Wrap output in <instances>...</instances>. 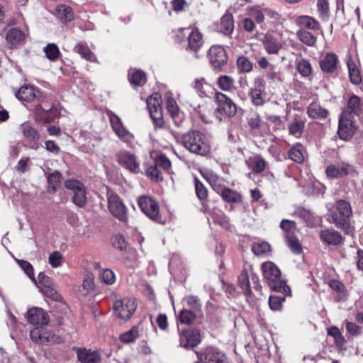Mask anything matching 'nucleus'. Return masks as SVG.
I'll return each instance as SVG.
<instances>
[{
  "mask_svg": "<svg viewBox=\"0 0 363 363\" xmlns=\"http://www.w3.org/2000/svg\"><path fill=\"white\" fill-rule=\"evenodd\" d=\"M182 145L191 153L206 157L211 153V146L204 135L196 130L184 133L179 139Z\"/></svg>",
  "mask_w": 363,
  "mask_h": 363,
  "instance_id": "nucleus-1",
  "label": "nucleus"
},
{
  "mask_svg": "<svg viewBox=\"0 0 363 363\" xmlns=\"http://www.w3.org/2000/svg\"><path fill=\"white\" fill-rule=\"evenodd\" d=\"M262 271L264 280L272 291L284 294L290 291L286 281L281 279L280 269L272 262H264L262 264Z\"/></svg>",
  "mask_w": 363,
  "mask_h": 363,
  "instance_id": "nucleus-2",
  "label": "nucleus"
},
{
  "mask_svg": "<svg viewBox=\"0 0 363 363\" xmlns=\"http://www.w3.org/2000/svg\"><path fill=\"white\" fill-rule=\"evenodd\" d=\"M336 210L337 211L331 213V222L337 228L347 230L352 215L350 204L345 200H339L336 203Z\"/></svg>",
  "mask_w": 363,
  "mask_h": 363,
  "instance_id": "nucleus-3",
  "label": "nucleus"
},
{
  "mask_svg": "<svg viewBox=\"0 0 363 363\" xmlns=\"http://www.w3.org/2000/svg\"><path fill=\"white\" fill-rule=\"evenodd\" d=\"M215 100L217 104L216 112L220 120L222 118H232L237 113V106L233 101L225 94L216 91Z\"/></svg>",
  "mask_w": 363,
  "mask_h": 363,
  "instance_id": "nucleus-4",
  "label": "nucleus"
},
{
  "mask_svg": "<svg viewBox=\"0 0 363 363\" xmlns=\"http://www.w3.org/2000/svg\"><path fill=\"white\" fill-rule=\"evenodd\" d=\"M162 97L158 93H154L147 99V106L150 117L157 128H162L164 120L161 107Z\"/></svg>",
  "mask_w": 363,
  "mask_h": 363,
  "instance_id": "nucleus-5",
  "label": "nucleus"
},
{
  "mask_svg": "<svg viewBox=\"0 0 363 363\" xmlns=\"http://www.w3.org/2000/svg\"><path fill=\"white\" fill-rule=\"evenodd\" d=\"M325 174L330 179H339L346 176L355 177L357 172L354 166L341 162L328 165L325 169Z\"/></svg>",
  "mask_w": 363,
  "mask_h": 363,
  "instance_id": "nucleus-6",
  "label": "nucleus"
},
{
  "mask_svg": "<svg viewBox=\"0 0 363 363\" xmlns=\"http://www.w3.org/2000/svg\"><path fill=\"white\" fill-rule=\"evenodd\" d=\"M138 203L141 211L150 219L160 222V208L155 200L149 196H140Z\"/></svg>",
  "mask_w": 363,
  "mask_h": 363,
  "instance_id": "nucleus-7",
  "label": "nucleus"
},
{
  "mask_svg": "<svg viewBox=\"0 0 363 363\" xmlns=\"http://www.w3.org/2000/svg\"><path fill=\"white\" fill-rule=\"evenodd\" d=\"M119 164L133 174L140 172V162L136 156L128 150H121L116 155Z\"/></svg>",
  "mask_w": 363,
  "mask_h": 363,
  "instance_id": "nucleus-8",
  "label": "nucleus"
},
{
  "mask_svg": "<svg viewBox=\"0 0 363 363\" xmlns=\"http://www.w3.org/2000/svg\"><path fill=\"white\" fill-rule=\"evenodd\" d=\"M113 308L116 315L119 318L126 320L133 315L137 306L134 299L125 298L116 301Z\"/></svg>",
  "mask_w": 363,
  "mask_h": 363,
  "instance_id": "nucleus-9",
  "label": "nucleus"
},
{
  "mask_svg": "<svg viewBox=\"0 0 363 363\" xmlns=\"http://www.w3.org/2000/svg\"><path fill=\"white\" fill-rule=\"evenodd\" d=\"M357 129V121L354 118L341 114L339 119L337 133L340 138L344 140H349L354 134Z\"/></svg>",
  "mask_w": 363,
  "mask_h": 363,
  "instance_id": "nucleus-10",
  "label": "nucleus"
},
{
  "mask_svg": "<svg viewBox=\"0 0 363 363\" xmlns=\"http://www.w3.org/2000/svg\"><path fill=\"white\" fill-rule=\"evenodd\" d=\"M108 209L111 213L123 222H127L128 214L127 208L123 204L121 198L115 194L108 196Z\"/></svg>",
  "mask_w": 363,
  "mask_h": 363,
  "instance_id": "nucleus-11",
  "label": "nucleus"
},
{
  "mask_svg": "<svg viewBox=\"0 0 363 363\" xmlns=\"http://www.w3.org/2000/svg\"><path fill=\"white\" fill-rule=\"evenodd\" d=\"M210 62L217 72H220L228 62V55L220 45H213L208 50Z\"/></svg>",
  "mask_w": 363,
  "mask_h": 363,
  "instance_id": "nucleus-12",
  "label": "nucleus"
},
{
  "mask_svg": "<svg viewBox=\"0 0 363 363\" xmlns=\"http://www.w3.org/2000/svg\"><path fill=\"white\" fill-rule=\"evenodd\" d=\"M200 362L203 363H224L225 355L215 347H207L203 352H196Z\"/></svg>",
  "mask_w": 363,
  "mask_h": 363,
  "instance_id": "nucleus-13",
  "label": "nucleus"
},
{
  "mask_svg": "<svg viewBox=\"0 0 363 363\" xmlns=\"http://www.w3.org/2000/svg\"><path fill=\"white\" fill-rule=\"evenodd\" d=\"M110 123L116 134L124 142H130L133 139L132 134L124 127L121 118L113 112L108 113Z\"/></svg>",
  "mask_w": 363,
  "mask_h": 363,
  "instance_id": "nucleus-14",
  "label": "nucleus"
},
{
  "mask_svg": "<svg viewBox=\"0 0 363 363\" xmlns=\"http://www.w3.org/2000/svg\"><path fill=\"white\" fill-rule=\"evenodd\" d=\"M320 69L325 74H334L337 72L340 61L337 55L333 52L323 55L319 62Z\"/></svg>",
  "mask_w": 363,
  "mask_h": 363,
  "instance_id": "nucleus-15",
  "label": "nucleus"
},
{
  "mask_svg": "<svg viewBox=\"0 0 363 363\" xmlns=\"http://www.w3.org/2000/svg\"><path fill=\"white\" fill-rule=\"evenodd\" d=\"M201 342V335L198 330H185L179 334V345L186 349L195 347Z\"/></svg>",
  "mask_w": 363,
  "mask_h": 363,
  "instance_id": "nucleus-16",
  "label": "nucleus"
},
{
  "mask_svg": "<svg viewBox=\"0 0 363 363\" xmlns=\"http://www.w3.org/2000/svg\"><path fill=\"white\" fill-rule=\"evenodd\" d=\"M264 81L257 77L255 79L254 87L250 89V96L253 105L260 106L264 105L265 101L263 96L264 89Z\"/></svg>",
  "mask_w": 363,
  "mask_h": 363,
  "instance_id": "nucleus-17",
  "label": "nucleus"
},
{
  "mask_svg": "<svg viewBox=\"0 0 363 363\" xmlns=\"http://www.w3.org/2000/svg\"><path fill=\"white\" fill-rule=\"evenodd\" d=\"M77 359L81 363H100L101 354L97 350L86 348H75Z\"/></svg>",
  "mask_w": 363,
  "mask_h": 363,
  "instance_id": "nucleus-18",
  "label": "nucleus"
},
{
  "mask_svg": "<svg viewBox=\"0 0 363 363\" xmlns=\"http://www.w3.org/2000/svg\"><path fill=\"white\" fill-rule=\"evenodd\" d=\"M27 320L33 325H45L49 323V316L43 308H33L27 313Z\"/></svg>",
  "mask_w": 363,
  "mask_h": 363,
  "instance_id": "nucleus-19",
  "label": "nucleus"
},
{
  "mask_svg": "<svg viewBox=\"0 0 363 363\" xmlns=\"http://www.w3.org/2000/svg\"><path fill=\"white\" fill-rule=\"evenodd\" d=\"M16 96L23 101L31 102L35 100L39 103L43 101L40 91L35 89L31 86L21 87L18 91L16 93Z\"/></svg>",
  "mask_w": 363,
  "mask_h": 363,
  "instance_id": "nucleus-20",
  "label": "nucleus"
},
{
  "mask_svg": "<svg viewBox=\"0 0 363 363\" xmlns=\"http://www.w3.org/2000/svg\"><path fill=\"white\" fill-rule=\"evenodd\" d=\"M262 42L266 51L269 54H277L283 47L281 38L273 33H267L264 35Z\"/></svg>",
  "mask_w": 363,
  "mask_h": 363,
  "instance_id": "nucleus-21",
  "label": "nucleus"
},
{
  "mask_svg": "<svg viewBox=\"0 0 363 363\" xmlns=\"http://www.w3.org/2000/svg\"><path fill=\"white\" fill-rule=\"evenodd\" d=\"M362 109L363 105L361 103L360 98L356 95H352L348 99L347 106L342 114L355 118V116H359L362 113Z\"/></svg>",
  "mask_w": 363,
  "mask_h": 363,
  "instance_id": "nucleus-22",
  "label": "nucleus"
},
{
  "mask_svg": "<svg viewBox=\"0 0 363 363\" xmlns=\"http://www.w3.org/2000/svg\"><path fill=\"white\" fill-rule=\"evenodd\" d=\"M172 95V94L168 93L165 96L166 108L167 112L174 120V123L177 126H179L182 121L183 117L180 113L179 107L178 106L177 101Z\"/></svg>",
  "mask_w": 363,
  "mask_h": 363,
  "instance_id": "nucleus-23",
  "label": "nucleus"
},
{
  "mask_svg": "<svg viewBox=\"0 0 363 363\" xmlns=\"http://www.w3.org/2000/svg\"><path fill=\"white\" fill-rule=\"evenodd\" d=\"M296 25L299 29H306V30L316 31L321 28L320 23L313 17L310 16H301L296 20Z\"/></svg>",
  "mask_w": 363,
  "mask_h": 363,
  "instance_id": "nucleus-24",
  "label": "nucleus"
},
{
  "mask_svg": "<svg viewBox=\"0 0 363 363\" xmlns=\"http://www.w3.org/2000/svg\"><path fill=\"white\" fill-rule=\"evenodd\" d=\"M320 240L329 245H339L342 242V236L334 230L325 229L320 231Z\"/></svg>",
  "mask_w": 363,
  "mask_h": 363,
  "instance_id": "nucleus-25",
  "label": "nucleus"
},
{
  "mask_svg": "<svg viewBox=\"0 0 363 363\" xmlns=\"http://www.w3.org/2000/svg\"><path fill=\"white\" fill-rule=\"evenodd\" d=\"M30 338L39 344H48L55 341V336L40 328H34L30 330Z\"/></svg>",
  "mask_w": 363,
  "mask_h": 363,
  "instance_id": "nucleus-26",
  "label": "nucleus"
},
{
  "mask_svg": "<svg viewBox=\"0 0 363 363\" xmlns=\"http://www.w3.org/2000/svg\"><path fill=\"white\" fill-rule=\"evenodd\" d=\"M203 44V35L197 30H193L188 37L187 50L196 53Z\"/></svg>",
  "mask_w": 363,
  "mask_h": 363,
  "instance_id": "nucleus-27",
  "label": "nucleus"
},
{
  "mask_svg": "<svg viewBox=\"0 0 363 363\" xmlns=\"http://www.w3.org/2000/svg\"><path fill=\"white\" fill-rule=\"evenodd\" d=\"M308 116L314 119H325L328 116V111L323 108L318 103L313 101L307 108Z\"/></svg>",
  "mask_w": 363,
  "mask_h": 363,
  "instance_id": "nucleus-28",
  "label": "nucleus"
},
{
  "mask_svg": "<svg viewBox=\"0 0 363 363\" xmlns=\"http://www.w3.org/2000/svg\"><path fill=\"white\" fill-rule=\"evenodd\" d=\"M248 167L255 173L264 172L267 167V162L259 155L249 157L246 160Z\"/></svg>",
  "mask_w": 363,
  "mask_h": 363,
  "instance_id": "nucleus-29",
  "label": "nucleus"
},
{
  "mask_svg": "<svg viewBox=\"0 0 363 363\" xmlns=\"http://www.w3.org/2000/svg\"><path fill=\"white\" fill-rule=\"evenodd\" d=\"M295 65L297 71L303 77H308L312 74L313 68L310 62L303 58L301 55L296 59Z\"/></svg>",
  "mask_w": 363,
  "mask_h": 363,
  "instance_id": "nucleus-30",
  "label": "nucleus"
},
{
  "mask_svg": "<svg viewBox=\"0 0 363 363\" xmlns=\"http://www.w3.org/2000/svg\"><path fill=\"white\" fill-rule=\"evenodd\" d=\"M192 87L196 90L201 97L208 96L212 92V86L207 83L204 78L196 79L192 82Z\"/></svg>",
  "mask_w": 363,
  "mask_h": 363,
  "instance_id": "nucleus-31",
  "label": "nucleus"
},
{
  "mask_svg": "<svg viewBox=\"0 0 363 363\" xmlns=\"http://www.w3.org/2000/svg\"><path fill=\"white\" fill-rule=\"evenodd\" d=\"M305 127V121L300 116H295L289 124V133L296 138H300Z\"/></svg>",
  "mask_w": 363,
  "mask_h": 363,
  "instance_id": "nucleus-32",
  "label": "nucleus"
},
{
  "mask_svg": "<svg viewBox=\"0 0 363 363\" xmlns=\"http://www.w3.org/2000/svg\"><path fill=\"white\" fill-rule=\"evenodd\" d=\"M297 38L303 44L313 47L317 42V36L306 29H299L296 32Z\"/></svg>",
  "mask_w": 363,
  "mask_h": 363,
  "instance_id": "nucleus-33",
  "label": "nucleus"
},
{
  "mask_svg": "<svg viewBox=\"0 0 363 363\" xmlns=\"http://www.w3.org/2000/svg\"><path fill=\"white\" fill-rule=\"evenodd\" d=\"M262 12L264 21L266 20L267 23L272 24L282 23L283 18L276 11L262 5Z\"/></svg>",
  "mask_w": 363,
  "mask_h": 363,
  "instance_id": "nucleus-34",
  "label": "nucleus"
},
{
  "mask_svg": "<svg viewBox=\"0 0 363 363\" xmlns=\"http://www.w3.org/2000/svg\"><path fill=\"white\" fill-rule=\"evenodd\" d=\"M222 199L228 203H239L242 201V196L237 191L230 188H223L218 193Z\"/></svg>",
  "mask_w": 363,
  "mask_h": 363,
  "instance_id": "nucleus-35",
  "label": "nucleus"
},
{
  "mask_svg": "<svg viewBox=\"0 0 363 363\" xmlns=\"http://www.w3.org/2000/svg\"><path fill=\"white\" fill-rule=\"evenodd\" d=\"M328 285L337 293V299L338 301L346 298L347 296L346 287L340 280L330 279L328 281Z\"/></svg>",
  "mask_w": 363,
  "mask_h": 363,
  "instance_id": "nucleus-36",
  "label": "nucleus"
},
{
  "mask_svg": "<svg viewBox=\"0 0 363 363\" xmlns=\"http://www.w3.org/2000/svg\"><path fill=\"white\" fill-rule=\"evenodd\" d=\"M202 177L208 182L213 189L217 193H220L222 189L220 182L221 180L219 177L213 173L212 171H206L201 172Z\"/></svg>",
  "mask_w": 363,
  "mask_h": 363,
  "instance_id": "nucleus-37",
  "label": "nucleus"
},
{
  "mask_svg": "<svg viewBox=\"0 0 363 363\" xmlns=\"http://www.w3.org/2000/svg\"><path fill=\"white\" fill-rule=\"evenodd\" d=\"M6 39L11 47L16 46L24 39V34L18 28H11L6 35Z\"/></svg>",
  "mask_w": 363,
  "mask_h": 363,
  "instance_id": "nucleus-38",
  "label": "nucleus"
},
{
  "mask_svg": "<svg viewBox=\"0 0 363 363\" xmlns=\"http://www.w3.org/2000/svg\"><path fill=\"white\" fill-rule=\"evenodd\" d=\"M303 151V146L300 143H296L289 150V158L297 163H302L304 161Z\"/></svg>",
  "mask_w": 363,
  "mask_h": 363,
  "instance_id": "nucleus-39",
  "label": "nucleus"
},
{
  "mask_svg": "<svg viewBox=\"0 0 363 363\" xmlns=\"http://www.w3.org/2000/svg\"><path fill=\"white\" fill-rule=\"evenodd\" d=\"M220 31L225 35H230L234 29V21L231 14H225L220 19Z\"/></svg>",
  "mask_w": 363,
  "mask_h": 363,
  "instance_id": "nucleus-40",
  "label": "nucleus"
},
{
  "mask_svg": "<svg viewBox=\"0 0 363 363\" xmlns=\"http://www.w3.org/2000/svg\"><path fill=\"white\" fill-rule=\"evenodd\" d=\"M129 82L132 85L141 86L146 83V74L141 70H130L128 74Z\"/></svg>",
  "mask_w": 363,
  "mask_h": 363,
  "instance_id": "nucleus-41",
  "label": "nucleus"
},
{
  "mask_svg": "<svg viewBox=\"0 0 363 363\" xmlns=\"http://www.w3.org/2000/svg\"><path fill=\"white\" fill-rule=\"evenodd\" d=\"M56 15L60 21L64 22L71 21L74 18L72 8L65 4L56 7Z\"/></svg>",
  "mask_w": 363,
  "mask_h": 363,
  "instance_id": "nucleus-42",
  "label": "nucleus"
},
{
  "mask_svg": "<svg viewBox=\"0 0 363 363\" xmlns=\"http://www.w3.org/2000/svg\"><path fill=\"white\" fill-rule=\"evenodd\" d=\"M218 87L224 91H232L235 89V80L228 75H221L217 79Z\"/></svg>",
  "mask_w": 363,
  "mask_h": 363,
  "instance_id": "nucleus-43",
  "label": "nucleus"
},
{
  "mask_svg": "<svg viewBox=\"0 0 363 363\" xmlns=\"http://www.w3.org/2000/svg\"><path fill=\"white\" fill-rule=\"evenodd\" d=\"M347 64L351 82L354 84H359L362 82V77L355 62L350 59Z\"/></svg>",
  "mask_w": 363,
  "mask_h": 363,
  "instance_id": "nucleus-44",
  "label": "nucleus"
},
{
  "mask_svg": "<svg viewBox=\"0 0 363 363\" xmlns=\"http://www.w3.org/2000/svg\"><path fill=\"white\" fill-rule=\"evenodd\" d=\"M74 50L79 53L81 57L86 60L90 62H96V58L94 54L91 51L87 45L82 43H79L74 47Z\"/></svg>",
  "mask_w": 363,
  "mask_h": 363,
  "instance_id": "nucleus-45",
  "label": "nucleus"
},
{
  "mask_svg": "<svg viewBox=\"0 0 363 363\" xmlns=\"http://www.w3.org/2000/svg\"><path fill=\"white\" fill-rule=\"evenodd\" d=\"M61 174L55 171V172L50 174L48 177V191L50 193H55L59 188L61 183Z\"/></svg>",
  "mask_w": 363,
  "mask_h": 363,
  "instance_id": "nucleus-46",
  "label": "nucleus"
},
{
  "mask_svg": "<svg viewBox=\"0 0 363 363\" xmlns=\"http://www.w3.org/2000/svg\"><path fill=\"white\" fill-rule=\"evenodd\" d=\"M21 130L24 137L30 142H35L39 140L38 132L28 123L21 125Z\"/></svg>",
  "mask_w": 363,
  "mask_h": 363,
  "instance_id": "nucleus-47",
  "label": "nucleus"
},
{
  "mask_svg": "<svg viewBox=\"0 0 363 363\" xmlns=\"http://www.w3.org/2000/svg\"><path fill=\"white\" fill-rule=\"evenodd\" d=\"M328 335L334 338L335 344L338 349L343 347L345 343V339L337 327L332 326L328 328Z\"/></svg>",
  "mask_w": 363,
  "mask_h": 363,
  "instance_id": "nucleus-48",
  "label": "nucleus"
},
{
  "mask_svg": "<svg viewBox=\"0 0 363 363\" xmlns=\"http://www.w3.org/2000/svg\"><path fill=\"white\" fill-rule=\"evenodd\" d=\"M238 284L242 289L243 293L245 294V296H250L252 294V291L250 286L248 274L246 269H243L241 272L238 278Z\"/></svg>",
  "mask_w": 363,
  "mask_h": 363,
  "instance_id": "nucleus-49",
  "label": "nucleus"
},
{
  "mask_svg": "<svg viewBox=\"0 0 363 363\" xmlns=\"http://www.w3.org/2000/svg\"><path fill=\"white\" fill-rule=\"evenodd\" d=\"M236 65L238 70L240 73H249L253 69L252 62L247 57L243 55L238 57Z\"/></svg>",
  "mask_w": 363,
  "mask_h": 363,
  "instance_id": "nucleus-50",
  "label": "nucleus"
},
{
  "mask_svg": "<svg viewBox=\"0 0 363 363\" xmlns=\"http://www.w3.org/2000/svg\"><path fill=\"white\" fill-rule=\"evenodd\" d=\"M317 9L319 18L323 21H328L330 13L328 0H318Z\"/></svg>",
  "mask_w": 363,
  "mask_h": 363,
  "instance_id": "nucleus-51",
  "label": "nucleus"
},
{
  "mask_svg": "<svg viewBox=\"0 0 363 363\" xmlns=\"http://www.w3.org/2000/svg\"><path fill=\"white\" fill-rule=\"evenodd\" d=\"M155 164L164 172L170 173L171 162L164 155H160L155 157Z\"/></svg>",
  "mask_w": 363,
  "mask_h": 363,
  "instance_id": "nucleus-52",
  "label": "nucleus"
},
{
  "mask_svg": "<svg viewBox=\"0 0 363 363\" xmlns=\"http://www.w3.org/2000/svg\"><path fill=\"white\" fill-rule=\"evenodd\" d=\"M198 314L191 310L182 309L179 313V320L182 324L190 325Z\"/></svg>",
  "mask_w": 363,
  "mask_h": 363,
  "instance_id": "nucleus-53",
  "label": "nucleus"
},
{
  "mask_svg": "<svg viewBox=\"0 0 363 363\" xmlns=\"http://www.w3.org/2000/svg\"><path fill=\"white\" fill-rule=\"evenodd\" d=\"M138 337V329L135 326L130 330L121 334L119 339L123 343H130L135 341Z\"/></svg>",
  "mask_w": 363,
  "mask_h": 363,
  "instance_id": "nucleus-54",
  "label": "nucleus"
},
{
  "mask_svg": "<svg viewBox=\"0 0 363 363\" xmlns=\"http://www.w3.org/2000/svg\"><path fill=\"white\" fill-rule=\"evenodd\" d=\"M43 50L46 57L51 61H55L60 54L58 47L55 43H49Z\"/></svg>",
  "mask_w": 363,
  "mask_h": 363,
  "instance_id": "nucleus-55",
  "label": "nucleus"
},
{
  "mask_svg": "<svg viewBox=\"0 0 363 363\" xmlns=\"http://www.w3.org/2000/svg\"><path fill=\"white\" fill-rule=\"evenodd\" d=\"M248 12L250 17L255 20L257 23H262L264 21L263 18L262 5L252 6L249 9Z\"/></svg>",
  "mask_w": 363,
  "mask_h": 363,
  "instance_id": "nucleus-56",
  "label": "nucleus"
},
{
  "mask_svg": "<svg viewBox=\"0 0 363 363\" xmlns=\"http://www.w3.org/2000/svg\"><path fill=\"white\" fill-rule=\"evenodd\" d=\"M252 251L255 255H262L270 251V245L268 242L263 241L255 242L252 245Z\"/></svg>",
  "mask_w": 363,
  "mask_h": 363,
  "instance_id": "nucleus-57",
  "label": "nucleus"
},
{
  "mask_svg": "<svg viewBox=\"0 0 363 363\" xmlns=\"http://www.w3.org/2000/svg\"><path fill=\"white\" fill-rule=\"evenodd\" d=\"M146 175L152 180L156 182L163 179L162 171L155 164L147 168Z\"/></svg>",
  "mask_w": 363,
  "mask_h": 363,
  "instance_id": "nucleus-58",
  "label": "nucleus"
},
{
  "mask_svg": "<svg viewBox=\"0 0 363 363\" xmlns=\"http://www.w3.org/2000/svg\"><path fill=\"white\" fill-rule=\"evenodd\" d=\"M185 300L187 306L189 308L188 310H191L192 311L197 313H201V305L197 296H189L186 298Z\"/></svg>",
  "mask_w": 363,
  "mask_h": 363,
  "instance_id": "nucleus-59",
  "label": "nucleus"
},
{
  "mask_svg": "<svg viewBox=\"0 0 363 363\" xmlns=\"http://www.w3.org/2000/svg\"><path fill=\"white\" fill-rule=\"evenodd\" d=\"M73 202L77 206L82 208L86 203V190L84 187L82 189L74 192V195L72 199Z\"/></svg>",
  "mask_w": 363,
  "mask_h": 363,
  "instance_id": "nucleus-60",
  "label": "nucleus"
},
{
  "mask_svg": "<svg viewBox=\"0 0 363 363\" xmlns=\"http://www.w3.org/2000/svg\"><path fill=\"white\" fill-rule=\"evenodd\" d=\"M194 185L197 197L204 200L208 196V191L203 184L197 177L194 178Z\"/></svg>",
  "mask_w": 363,
  "mask_h": 363,
  "instance_id": "nucleus-61",
  "label": "nucleus"
},
{
  "mask_svg": "<svg viewBox=\"0 0 363 363\" xmlns=\"http://www.w3.org/2000/svg\"><path fill=\"white\" fill-rule=\"evenodd\" d=\"M287 244L294 253L299 255L302 252V245L297 238L294 236L288 237Z\"/></svg>",
  "mask_w": 363,
  "mask_h": 363,
  "instance_id": "nucleus-62",
  "label": "nucleus"
},
{
  "mask_svg": "<svg viewBox=\"0 0 363 363\" xmlns=\"http://www.w3.org/2000/svg\"><path fill=\"white\" fill-rule=\"evenodd\" d=\"M42 291L46 297L50 298L53 301H61L62 300L61 295L52 286L43 288Z\"/></svg>",
  "mask_w": 363,
  "mask_h": 363,
  "instance_id": "nucleus-63",
  "label": "nucleus"
},
{
  "mask_svg": "<svg viewBox=\"0 0 363 363\" xmlns=\"http://www.w3.org/2000/svg\"><path fill=\"white\" fill-rule=\"evenodd\" d=\"M101 279L104 284L112 285L116 281V276L111 269H106L101 274Z\"/></svg>",
  "mask_w": 363,
  "mask_h": 363,
  "instance_id": "nucleus-64",
  "label": "nucleus"
}]
</instances>
